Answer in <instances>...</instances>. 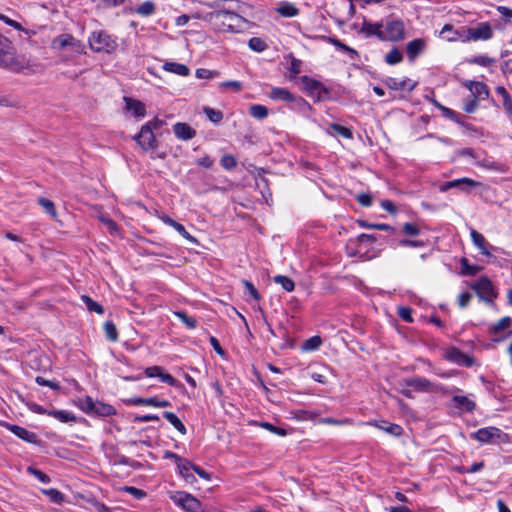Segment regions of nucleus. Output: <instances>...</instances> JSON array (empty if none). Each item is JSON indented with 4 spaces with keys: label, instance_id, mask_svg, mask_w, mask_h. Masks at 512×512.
Segmentation results:
<instances>
[{
    "label": "nucleus",
    "instance_id": "obj_1",
    "mask_svg": "<svg viewBox=\"0 0 512 512\" xmlns=\"http://www.w3.org/2000/svg\"><path fill=\"white\" fill-rule=\"evenodd\" d=\"M227 6L210 14V22L221 32L239 33L248 28L249 22L243 16L248 6L236 0H227Z\"/></svg>",
    "mask_w": 512,
    "mask_h": 512
},
{
    "label": "nucleus",
    "instance_id": "obj_2",
    "mask_svg": "<svg viewBox=\"0 0 512 512\" xmlns=\"http://www.w3.org/2000/svg\"><path fill=\"white\" fill-rule=\"evenodd\" d=\"M78 407L88 415L108 417L116 414V409L101 401H95L90 396L84 399H79L77 402Z\"/></svg>",
    "mask_w": 512,
    "mask_h": 512
},
{
    "label": "nucleus",
    "instance_id": "obj_3",
    "mask_svg": "<svg viewBox=\"0 0 512 512\" xmlns=\"http://www.w3.org/2000/svg\"><path fill=\"white\" fill-rule=\"evenodd\" d=\"M471 437L481 443L488 444L505 443L509 439L506 433L499 428L492 426L478 429L476 432L471 434Z\"/></svg>",
    "mask_w": 512,
    "mask_h": 512
},
{
    "label": "nucleus",
    "instance_id": "obj_4",
    "mask_svg": "<svg viewBox=\"0 0 512 512\" xmlns=\"http://www.w3.org/2000/svg\"><path fill=\"white\" fill-rule=\"evenodd\" d=\"M90 48L95 52L112 53L117 48V42L103 31L93 32L89 38Z\"/></svg>",
    "mask_w": 512,
    "mask_h": 512
},
{
    "label": "nucleus",
    "instance_id": "obj_5",
    "mask_svg": "<svg viewBox=\"0 0 512 512\" xmlns=\"http://www.w3.org/2000/svg\"><path fill=\"white\" fill-rule=\"evenodd\" d=\"M405 37V25L402 20L388 19L383 24V41L398 42Z\"/></svg>",
    "mask_w": 512,
    "mask_h": 512
},
{
    "label": "nucleus",
    "instance_id": "obj_6",
    "mask_svg": "<svg viewBox=\"0 0 512 512\" xmlns=\"http://www.w3.org/2000/svg\"><path fill=\"white\" fill-rule=\"evenodd\" d=\"M170 499L187 512H199L201 504L194 496L183 491L170 494Z\"/></svg>",
    "mask_w": 512,
    "mask_h": 512
},
{
    "label": "nucleus",
    "instance_id": "obj_7",
    "mask_svg": "<svg viewBox=\"0 0 512 512\" xmlns=\"http://www.w3.org/2000/svg\"><path fill=\"white\" fill-rule=\"evenodd\" d=\"M463 34H466L463 38V42L466 41H478V40H489L493 37V29L488 22H481L475 27L466 28Z\"/></svg>",
    "mask_w": 512,
    "mask_h": 512
},
{
    "label": "nucleus",
    "instance_id": "obj_8",
    "mask_svg": "<svg viewBox=\"0 0 512 512\" xmlns=\"http://www.w3.org/2000/svg\"><path fill=\"white\" fill-rule=\"evenodd\" d=\"M15 65L14 46L7 37L0 34V67L12 69Z\"/></svg>",
    "mask_w": 512,
    "mask_h": 512
},
{
    "label": "nucleus",
    "instance_id": "obj_9",
    "mask_svg": "<svg viewBox=\"0 0 512 512\" xmlns=\"http://www.w3.org/2000/svg\"><path fill=\"white\" fill-rule=\"evenodd\" d=\"M133 139L141 146L145 151L155 150L158 148V141L154 135V131L150 129V126L143 125L140 132L136 134Z\"/></svg>",
    "mask_w": 512,
    "mask_h": 512
},
{
    "label": "nucleus",
    "instance_id": "obj_10",
    "mask_svg": "<svg viewBox=\"0 0 512 512\" xmlns=\"http://www.w3.org/2000/svg\"><path fill=\"white\" fill-rule=\"evenodd\" d=\"M301 82L308 91L309 96L313 97L316 101H322L324 96L329 94V90L323 86V84L315 79L308 76H302Z\"/></svg>",
    "mask_w": 512,
    "mask_h": 512
},
{
    "label": "nucleus",
    "instance_id": "obj_11",
    "mask_svg": "<svg viewBox=\"0 0 512 512\" xmlns=\"http://www.w3.org/2000/svg\"><path fill=\"white\" fill-rule=\"evenodd\" d=\"M472 288L476 291L477 295L486 302H492L497 296L492 282L486 277L479 278L473 284Z\"/></svg>",
    "mask_w": 512,
    "mask_h": 512
},
{
    "label": "nucleus",
    "instance_id": "obj_12",
    "mask_svg": "<svg viewBox=\"0 0 512 512\" xmlns=\"http://www.w3.org/2000/svg\"><path fill=\"white\" fill-rule=\"evenodd\" d=\"M52 45L54 48L62 50L68 46L75 49L77 52H82L83 50V44L75 39L71 34H61L57 36L53 42Z\"/></svg>",
    "mask_w": 512,
    "mask_h": 512
},
{
    "label": "nucleus",
    "instance_id": "obj_13",
    "mask_svg": "<svg viewBox=\"0 0 512 512\" xmlns=\"http://www.w3.org/2000/svg\"><path fill=\"white\" fill-rule=\"evenodd\" d=\"M445 357L450 362H453L458 365H463L466 367H471L473 365V358L463 353L460 349L456 347H450L446 350Z\"/></svg>",
    "mask_w": 512,
    "mask_h": 512
},
{
    "label": "nucleus",
    "instance_id": "obj_14",
    "mask_svg": "<svg viewBox=\"0 0 512 512\" xmlns=\"http://www.w3.org/2000/svg\"><path fill=\"white\" fill-rule=\"evenodd\" d=\"M426 41L423 38H416L406 44L408 60L414 62L426 49Z\"/></svg>",
    "mask_w": 512,
    "mask_h": 512
},
{
    "label": "nucleus",
    "instance_id": "obj_15",
    "mask_svg": "<svg viewBox=\"0 0 512 512\" xmlns=\"http://www.w3.org/2000/svg\"><path fill=\"white\" fill-rule=\"evenodd\" d=\"M1 424L22 440H24L28 443H36L37 442V435L34 432L28 431L24 427L14 425V424H9L7 422H2Z\"/></svg>",
    "mask_w": 512,
    "mask_h": 512
},
{
    "label": "nucleus",
    "instance_id": "obj_16",
    "mask_svg": "<svg viewBox=\"0 0 512 512\" xmlns=\"http://www.w3.org/2000/svg\"><path fill=\"white\" fill-rule=\"evenodd\" d=\"M470 236L473 244L480 250L483 255L489 257L492 256L491 250H494L495 248L489 242H487L481 233L475 229H471Z\"/></svg>",
    "mask_w": 512,
    "mask_h": 512
},
{
    "label": "nucleus",
    "instance_id": "obj_17",
    "mask_svg": "<svg viewBox=\"0 0 512 512\" xmlns=\"http://www.w3.org/2000/svg\"><path fill=\"white\" fill-rule=\"evenodd\" d=\"M173 132L178 139L183 141L190 140L196 136V130L183 122H177L174 124Z\"/></svg>",
    "mask_w": 512,
    "mask_h": 512
},
{
    "label": "nucleus",
    "instance_id": "obj_18",
    "mask_svg": "<svg viewBox=\"0 0 512 512\" xmlns=\"http://www.w3.org/2000/svg\"><path fill=\"white\" fill-rule=\"evenodd\" d=\"M406 386L418 392H428L432 389V382L423 377H412L404 380Z\"/></svg>",
    "mask_w": 512,
    "mask_h": 512
},
{
    "label": "nucleus",
    "instance_id": "obj_19",
    "mask_svg": "<svg viewBox=\"0 0 512 512\" xmlns=\"http://www.w3.org/2000/svg\"><path fill=\"white\" fill-rule=\"evenodd\" d=\"M385 85L392 90L412 91L415 88V83L410 79L398 80L389 77L384 81Z\"/></svg>",
    "mask_w": 512,
    "mask_h": 512
},
{
    "label": "nucleus",
    "instance_id": "obj_20",
    "mask_svg": "<svg viewBox=\"0 0 512 512\" xmlns=\"http://www.w3.org/2000/svg\"><path fill=\"white\" fill-rule=\"evenodd\" d=\"M465 86L470 90V92L472 93L473 95V98H480V99H485L489 96V89L488 87L482 83V82H478V81H468Z\"/></svg>",
    "mask_w": 512,
    "mask_h": 512
},
{
    "label": "nucleus",
    "instance_id": "obj_21",
    "mask_svg": "<svg viewBox=\"0 0 512 512\" xmlns=\"http://www.w3.org/2000/svg\"><path fill=\"white\" fill-rule=\"evenodd\" d=\"M268 97L274 101H282L291 103L294 100V95L286 88L272 87L268 93Z\"/></svg>",
    "mask_w": 512,
    "mask_h": 512
},
{
    "label": "nucleus",
    "instance_id": "obj_22",
    "mask_svg": "<svg viewBox=\"0 0 512 512\" xmlns=\"http://www.w3.org/2000/svg\"><path fill=\"white\" fill-rule=\"evenodd\" d=\"M361 32L367 37L376 36L379 40L383 41V24L363 22Z\"/></svg>",
    "mask_w": 512,
    "mask_h": 512
},
{
    "label": "nucleus",
    "instance_id": "obj_23",
    "mask_svg": "<svg viewBox=\"0 0 512 512\" xmlns=\"http://www.w3.org/2000/svg\"><path fill=\"white\" fill-rule=\"evenodd\" d=\"M177 469L180 476L183 477L187 483L193 484L194 482H196L194 474L190 472L191 469L193 470L192 462H190L187 459H184L181 463L179 462Z\"/></svg>",
    "mask_w": 512,
    "mask_h": 512
},
{
    "label": "nucleus",
    "instance_id": "obj_24",
    "mask_svg": "<svg viewBox=\"0 0 512 512\" xmlns=\"http://www.w3.org/2000/svg\"><path fill=\"white\" fill-rule=\"evenodd\" d=\"M464 30H466L465 27H462L460 30H454L452 25L446 24L442 28L440 34L448 41H458V40L463 41V38L466 35V34H463Z\"/></svg>",
    "mask_w": 512,
    "mask_h": 512
},
{
    "label": "nucleus",
    "instance_id": "obj_25",
    "mask_svg": "<svg viewBox=\"0 0 512 512\" xmlns=\"http://www.w3.org/2000/svg\"><path fill=\"white\" fill-rule=\"evenodd\" d=\"M452 402L454 407L464 412H472L476 407L475 402L469 399L467 396L455 395L452 398Z\"/></svg>",
    "mask_w": 512,
    "mask_h": 512
},
{
    "label": "nucleus",
    "instance_id": "obj_26",
    "mask_svg": "<svg viewBox=\"0 0 512 512\" xmlns=\"http://www.w3.org/2000/svg\"><path fill=\"white\" fill-rule=\"evenodd\" d=\"M124 101L126 103V108L128 111H131L135 117H144L146 114L145 105L138 100H134L129 97H124Z\"/></svg>",
    "mask_w": 512,
    "mask_h": 512
},
{
    "label": "nucleus",
    "instance_id": "obj_27",
    "mask_svg": "<svg viewBox=\"0 0 512 512\" xmlns=\"http://www.w3.org/2000/svg\"><path fill=\"white\" fill-rule=\"evenodd\" d=\"M163 69L165 71L177 74L179 76H188L190 73V69L185 64L176 63V62H166L163 65Z\"/></svg>",
    "mask_w": 512,
    "mask_h": 512
},
{
    "label": "nucleus",
    "instance_id": "obj_28",
    "mask_svg": "<svg viewBox=\"0 0 512 512\" xmlns=\"http://www.w3.org/2000/svg\"><path fill=\"white\" fill-rule=\"evenodd\" d=\"M276 11L283 17H295L299 14V9L290 2H282L276 8Z\"/></svg>",
    "mask_w": 512,
    "mask_h": 512
},
{
    "label": "nucleus",
    "instance_id": "obj_29",
    "mask_svg": "<svg viewBox=\"0 0 512 512\" xmlns=\"http://www.w3.org/2000/svg\"><path fill=\"white\" fill-rule=\"evenodd\" d=\"M163 417L171 424L173 427L179 431L182 435H185L187 433L186 427L183 424V422L178 418V416L169 411H165L163 413Z\"/></svg>",
    "mask_w": 512,
    "mask_h": 512
},
{
    "label": "nucleus",
    "instance_id": "obj_30",
    "mask_svg": "<svg viewBox=\"0 0 512 512\" xmlns=\"http://www.w3.org/2000/svg\"><path fill=\"white\" fill-rule=\"evenodd\" d=\"M47 415L54 417L62 423L76 422V416L66 410H50Z\"/></svg>",
    "mask_w": 512,
    "mask_h": 512
},
{
    "label": "nucleus",
    "instance_id": "obj_31",
    "mask_svg": "<svg viewBox=\"0 0 512 512\" xmlns=\"http://www.w3.org/2000/svg\"><path fill=\"white\" fill-rule=\"evenodd\" d=\"M496 93L503 99V107L508 115H512V97L508 93L505 87H496Z\"/></svg>",
    "mask_w": 512,
    "mask_h": 512
},
{
    "label": "nucleus",
    "instance_id": "obj_32",
    "mask_svg": "<svg viewBox=\"0 0 512 512\" xmlns=\"http://www.w3.org/2000/svg\"><path fill=\"white\" fill-rule=\"evenodd\" d=\"M382 424L383 425H380L378 423H374V425L377 428L387 432L390 435L398 437V436H401L402 433H403V428L400 425H398V424L388 423L386 421H382Z\"/></svg>",
    "mask_w": 512,
    "mask_h": 512
},
{
    "label": "nucleus",
    "instance_id": "obj_33",
    "mask_svg": "<svg viewBox=\"0 0 512 512\" xmlns=\"http://www.w3.org/2000/svg\"><path fill=\"white\" fill-rule=\"evenodd\" d=\"M103 330L105 333V337L109 341L116 342L118 340V331L116 325L112 321H106L103 324Z\"/></svg>",
    "mask_w": 512,
    "mask_h": 512
},
{
    "label": "nucleus",
    "instance_id": "obj_34",
    "mask_svg": "<svg viewBox=\"0 0 512 512\" xmlns=\"http://www.w3.org/2000/svg\"><path fill=\"white\" fill-rule=\"evenodd\" d=\"M403 60V54L402 52L394 47L391 49L386 55H385V61L389 65H396Z\"/></svg>",
    "mask_w": 512,
    "mask_h": 512
},
{
    "label": "nucleus",
    "instance_id": "obj_35",
    "mask_svg": "<svg viewBox=\"0 0 512 512\" xmlns=\"http://www.w3.org/2000/svg\"><path fill=\"white\" fill-rule=\"evenodd\" d=\"M174 315L183 323L186 325L188 329H195L197 326V321L195 318L189 316L184 311H175Z\"/></svg>",
    "mask_w": 512,
    "mask_h": 512
},
{
    "label": "nucleus",
    "instance_id": "obj_36",
    "mask_svg": "<svg viewBox=\"0 0 512 512\" xmlns=\"http://www.w3.org/2000/svg\"><path fill=\"white\" fill-rule=\"evenodd\" d=\"M286 59L290 61V65L288 67V71L290 72V77H295L301 72L302 61L295 58L292 54H289Z\"/></svg>",
    "mask_w": 512,
    "mask_h": 512
},
{
    "label": "nucleus",
    "instance_id": "obj_37",
    "mask_svg": "<svg viewBox=\"0 0 512 512\" xmlns=\"http://www.w3.org/2000/svg\"><path fill=\"white\" fill-rule=\"evenodd\" d=\"M249 114L259 120L265 119L268 116V109L260 104L250 106Z\"/></svg>",
    "mask_w": 512,
    "mask_h": 512
},
{
    "label": "nucleus",
    "instance_id": "obj_38",
    "mask_svg": "<svg viewBox=\"0 0 512 512\" xmlns=\"http://www.w3.org/2000/svg\"><path fill=\"white\" fill-rule=\"evenodd\" d=\"M81 299L85 303L87 309L90 312H95V313L100 314V315L104 313L103 307L99 303L94 301L92 298H90L89 296L83 295L81 297Z\"/></svg>",
    "mask_w": 512,
    "mask_h": 512
},
{
    "label": "nucleus",
    "instance_id": "obj_39",
    "mask_svg": "<svg viewBox=\"0 0 512 512\" xmlns=\"http://www.w3.org/2000/svg\"><path fill=\"white\" fill-rule=\"evenodd\" d=\"M203 112L207 118L214 124H218L223 119V113L220 110H216L210 107H204Z\"/></svg>",
    "mask_w": 512,
    "mask_h": 512
},
{
    "label": "nucleus",
    "instance_id": "obj_40",
    "mask_svg": "<svg viewBox=\"0 0 512 512\" xmlns=\"http://www.w3.org/2000/svg\"><path fill=\"white\" fill-rule=\"evenodd\" d=\"M454 182L458 183L455 188H458L463 191H468L469 189L480 185L479 182H476L473 179L466 178V177L460 178V179H455Z\"/></svg>",
    "mask_w": 512,
    "mask_h": 512
},
{
    "label": "nucleus",
    "instance_id": "obj_41",
    "mask_svg": "<svg viewBox=\"0 0 512 512\" xmlns=\"http://www.w3.org/2000/svg\"><path fill=\"white\" fill-rule=\"evenodd\" d=\"M292 108L298 110L299 112L305 113L306 111L311 110L310 104L300 96H294V100L291 101Z\"/></svg>",
    "mask_w": 512,
    "mask_h": 512
},
{
    "label": "nucleus",
    "instance_id": "obj_42",
    "mask_svg": "<svg viewBox=\"0 0 512 512\" xmlns=\"http://www.w3.org/2000/svg\"><path fill=\"white\" fill-rule=\"evenodd\" d=\"M155 11V4L152 1H145L141 3L137 8L136 12L141 16H150Z\"/></svg>",
    "mask_w": 512,
    "mask_h": 512
},
{
    "label": "nucleus",
    "instance_id": "obj_43",
    "mask_svg": "<svg viewBox=\"0 0 512 512\" xmlns=\"http://www.w3.org/2000/svg\"><path fill=\"white\" fill-rule=\"evenodd\" d=\"M274 282L280 284L287 292H291L295 288L294 282L287 276L277 275L274 277Z\"/></svg>",
    "mask_w": 512,
    "mask_h": 512
},
{
    "label": "nucleus",
    "instance_id": "obj_44",
    "mask_svg": "<svg viewBox=\"0 0 512 512\" xmlns=\"http://www.w3.org/2000/svg\"><path fill=\"white\" fill-rule=\"evenodd\" d=\"M38 203L43 207V209L46 211L47 214H49L51 217L55 218L57 216V211L55 208L54 203L44 197H40L38 199Z\"/></svg>",
    "mask_w": 512,
    "mask_h": 512
},
{
    "label": "nucleus",
    "instance_id": "obj_45",
    "mask_svg": "<svg viewBox=\"0 0 512 512\" xmlns=\"http://www.w3.org/2000/svg\"><path fill=\"white\" fill-rule=\"evenodd\" d=\"M248 46L255 52H263L267 48L266 42L259 37H252L248 42Z\"/></svg>",
    "mask_w": 512,
    "mask_h": 512
},
{
    "label": "nucleus",
    "instance_id": "obj_46",
    "mask_svg": "<svg viewBox=\"0 0 512 512\" xmlns=\"http://www.w3.org/2000/svg\"><path fill=\"white\" fill-rule=\"evenodd\" d=\"M154 399L155 397H149V398H141V397H134L126 400V404L133 405V406H152L154 407Z\"/></svg>",
    "mask_w": 512,
    "mask_h": 512
},
{
    "label": "nucleus",
    "instance_id": "obj_47",
    "mask_svg": "<svg viewBox=\"0 0 512 512\" xmlns=\"http://www.w3.org/2000/svg\"><path fill=\"white\" fill-rule=\"evenodd\" d=\"M494 62H495L494 59H492L486 55L474 56L468 60L469 64H477V65L484 66V67L490 66Z\"/></svg>",
    "mask_w": 512,
    "mask_h": 512
},
{
    "label": "nucleus",
    "instance_id": "obj_48",
    "mask_svg": "<svg viewBox=\"0 0 512 512\" xmlns=\"http://www.w3.org/2000/svg\"><path fill=\"white\" fill-rule=\"evenodd\" d=\"M322 344V340L319 336H313L307 339L303 344V349L306 351L316 350Z\"/></svg>",
    "mask_w": 512,
    "mask_h": 512
},
{
    "label": "nucleus",
    "instance_id": "obj_49",
    "mask_svg": "<svg viewBox=\"0 0 512 512\" xmlns=\"http://www.w3.org/2000/svg\"><path fill=\"white\" fill-rule=\"evenodd\" d=\"M35 381L38 385L47 386L54 391H59L61 389L60 383L58 381L46 380L41 376L36 377Z\"/></svg>",
    "mask_w": 512,
    "mask_h": 512
},
{
    "label": "nucleus",
    "instance_id": "obj_50",
    "mask_svg": "<svg viewBox=\"0 0 512 512\" xmlns=\"http://www.w3.org/2000/svg\"><path fill=\"white\" fill-rule=\"evenodd\" d=\"M27 471L29 474L33 475L34 477H36L40 482L44 483V484H47L50 482V477L45 474L44 472H42L41 470H38L32 466H29L27 468Z\"/></svg>",
    "mask_w": 512,
    "mask_h": 512
},
{
    "label": "nucleus",
    "instance_id": "obj_51",
    "mask_svg": "<svg viewBox=\"0 0 512 512\" xmlns=\"http://www.w3.org/2000/svg\"><path fill=\"white\" fill-rule=\"evenodd\" d=\"M329 42L332 43L337 49L349 54V55H356L357 52L347 46L346 44L342 43L340 40L336 39V38H329Z\"/></svg>",
    "mask_w": 512,
    "mask_h": 512
},
{
    "label": "nucleus",
    "instance_id": "obj_52",
    "mask_svg": "<svg viewBox=\"0 0 512 512\" xmlns=\"http://www.w3.org/2000/svg\"><path fill=\"white\" fill-rule=\"evenodd\" d=\"M331 128L335 133L342 136L343 138L351 139L353 136L352 131L349 128L340 124H332Z\"/></svg>",
    "mask_w": 512,
    "mask_h": 512
},
{
    "label": "nucleus",
    "instance_id": "obj_53",
    "mask_svg": "<svg viewBox=\"0 0 512 512\" xmlns=\"http://www.w3.org/2000/svg\"><path fill=\"white\" fill-rule=\"evenodd\" d=\"M512 323V319L508 316L501 318L496 324L493 326V331L495 333H499L509 328Z\"/></svg>",
    "mask_w": 512,
    "mask_h": 512
},
{
    "label": "nucleus",
    "instance_id": "obj_54",
    "mask_svg": "<svg viewBox=\"0 0 512 512\" xmlns=\"http://www.w3.org/2000/svg\"><path fill=\"white\" fill-rule=\"evenodd\" d=\"M220 162H221L222 167L226 170H231V169L235 168L237 165L236 158L233 155H229V154L224 155L221 158Z\"/></svg>",
    "mask_w": 512,
    "mask_h": 512
},
{
    "label": "nucleus",
    "instance_id": "obj_55",
    "mask_svg": "<svg viewBox=\"0 0 512 512\" xmlns=\"http://www.w3.org/2000/svg\"><path fill=\"white\" fill-rule=\"evenodd\" d=\"M359 225L363 228L377 229L381 231H393V227L388 224H369L366 221H359Z\"/></svg>",
    "mask_w": 512,
    "mask_h": 512
},
{
    "label": "nucleus",
    "instance_id": "obj_56",
    "mask_svg": "<svg viewBox=\"0 0 512 512\" xmlns=\"http://www.w3.org/2000/svg\"><path fill=\"white\" fill-rule=\"evenodd\" d=\"M398 316L405 322L412 323L413 317H412V309L409 307H399L398 308Z\"/></svg>",
    "mask_w": 512,
    "mask_h": 512
},
{
    "label": "nucleus",
    "instance_id": "obj_57",
    "mask_svg": "<svg viewBox=\"0 0 512 512\" xmlns=\"http://www.w3.org/2000/svg\"><path fill=\"white\" fill-rule=\"evenodd\" d=\"M46 495L55 503H61L64 500L63 494L57 489L51 488L44 491Z\"/></svg>",
    "mask_w": 512,
    "mask_h": 512
},
{
    "label": "nucleus",
    "instance_id": "obj_58",
    "mask_svg": "<svg viewBox=\"0 0 512 512\" xmlns=\"http://www.w3.org/2000/svg\"><path fill=\"white\" fill-rule=\"evenodd\" d=\"M403 232L408 236H417L420 233V229L416 224L405 223L403 225Z\"/></svg>",
    "mask_w": 512,
    "mask_h": 512
},
{
    "label": "nucleus",
    "instance_id": "obj_59",
    "mask_svg": "<svg viewBox=\"0 0 512 512\" xmlns=\"http://www.w3.org/2000/svg\"><path fill=\"white\" fill-rule=\"evenodd\" d=\"M218 75V72L200 68L196 70V77L199 79H211Z\"/></svg>",
    "mask_w": 512,
    "mask_h": 512
},
{
    "label": "nucleus",
    "instance_id": "obj_60",
    "mask_svg": "<svg viewBox=\"0 0 512 512\" xmlns=\"http://www.w3.org/2000/svg\"><path fill=\"white\" fill-rule=\"evenodd\" d=\"M180 235H182L185 239L189 240L190 242H196V239L190 234L187 232V230L185 229V227L177 222L176 225L173 227Z\"/></svg>",
    "mask_w": 512,
    "mask_h": 512
},
{
    "label": "nucleus",
    "instance_id": "obj_61",
    "mask_svg": "<svg viewBox=\"0 0 512 512\" xmlns=\"http://www.w3.org/2000/svg\"><path fill=\"white\" fill-rule=\"evenodd\" d=\"M261 426L279 436H285L287 434V431L284 428L274 426L268 422L262 423Z\"/></svg>",
    "mask_w": 512,
    "mask_h": 512
},
{
    "label": "nucleus",
    "instance_id": "obj_62",
    "mask_svg": "<svg viewBox=\"0 0 512 512\" xmlns=\"http://www.w3.org/2000/svg\"><path fill=\"white\" fill-rule=\"evenodd\" d=\"M243 285L245 286L247 292L255 299H260V294L258 293L256 287L248 280L242 281Z\"/></svg>",
    "mask_w": 512,
    "mask_h": 512
},
{
    "label": "nucleus",
    "instance_id": "obj_63",
    "mask_svg": "<svg viewBox=\"0 0 512 512\" xmlns=\"http://www.w3.org/2000/svg\"><path fill=\"white\" fill-rule=\"evenodd\" d=\"M356 200L357 202L361 205V206H364V207H369L372 205V197L370 194L368 193H362V194H359L357 197H356Z\"/></svg>",
    "mask_w": 512,
    "mask_h": 512
},
{
    "label": "nucleus",
    "instance_id": "obj_64",
    "mask_svg": "<svg viewBox=\"0 0 512 512\" xmlns=\"http://www.w3.org/2000/svg\"><path fill=\"white\" fill-rule=\"evenodd\" d=\"M478 107V101L476 98H471L464 103L463 110L467 113H473Z\"/></svg>",
    "mask_w": 512,
    "mask_h": 512
}]
</instances>
